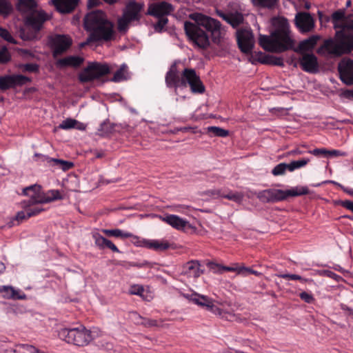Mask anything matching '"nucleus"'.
Wrapping results in <instances>:
<instances>
[{
	"mask_svg": "<svg viewBox=\"0 0 353 353\" xmlns=\"http://www.w3.org/2000/svg\"><path fill=\"white\" fill-rule=\"evenodd\" d=\"M190 18L196 23L188 21L185 22V31L189 39L198 47L205 48L210 44L208 34L200 26L205 28L211 32L212 38L214 43L221 46L228 43V39L226 38V32L221 27L219 21L201 13H193L190 14Z\"/></svg>",
	"mask_w": 353,
	"mask_h": 353,
	"instance_id": "obj_1",
	"label": "nucleus"
},
{
	"mask_svg": "<svg viewBox=\"0 0 353 353\" xmlns=\"http://www.w3.org/2000/svg\"><path fill=\"white\" fill-rule=\"evenodd\" d=\"M83 23L85 29L90 34L87 41L81 44V47L91 42H107L114 38V26L101 10L88 13L84 18Z\"/></svg>",
	"mask_w": 353,
	"mask_h": 353,
	"instance_id": "obj_2",
	"label": "nucleus"
},
{
	"mask_svg": "<svg viewBox=\"0 0 353 353\" xmlns=\"http://www.w3.org/2000/svg\"><path fill=\"white\" fill-rule=\"evenodd\" d=\"M274 28L270 36L260 35L259 43L265 50L282 52L293 47L294 41L289 30V23L283 17L272 19Z\"/></svg>",
	"mask_w": 353,
	"mask_h": 353,
	"instance_id": "obj_3",
	"label": "nucleus"
},
{
	"mask_svg": "<svg viewBox=\"0 0 353 353\" xmlns=\"http://www.w3.org/2000/svg\"><path fill=\"white\" fill-rule=\"evenodd\" d=\"M165 82L168 87L176 88L181 86L185 87L186 83H188L193 92L203 93L205 91V87L200 77L193 69H185L180 79L176 65H172L166 74Z\"/></svg>",
	"mask_w": 353,
	"mask_h": 353,
	"instance_id": "obj_4",
	"label": "nucleus"
},
{
	"mask_svg": "<svg viewBox=\"0 0 353 353\" xmlns=\"http://www.w3.org/2000/svg\"><path fill=\"white\" fill-rule=\"evenodd\" d=\"M353 51V31H336L334 39L324 42L319 52L324 55L340 56Z\"/></svg>",
	"mask_w": 353,
	"mask_h": 353,
	"instance_id": "obj_5",
	"label": "nucleus"
},
{
	"mask_svg": "<svg viewBox=\"0 0 353 353\" xmlns=\"http://www.w3.org/2000/svg\"><path fill=\"white\" fill-rule=\"evenodd\" d=\"M17 8L26 14V24L35 32L39 31L48 19V14L43 10L37 9L34 0H19Z\"/></svg>",
	"mask_w": 353,
	"mask_h": 353,
	"instance_id": "obj_6",
	"label": "nucleus"
},
{
	"mask_svg": "<svg viewBox=\"0 0 353 353\" xmlns=\"http://www.w3.org/2000/svg\"><path fill=\"white\" fill-rule=\"evenodd\" d=\"M59 336L66 343L77 346L87 345L92 340L90 330L83 325L70 328H62L59 331Z\"/></svg>",
	"mask_w": 353,
	"mask_h": 353,
	"instance_id": "obj_7",
	"label": "nucleus"
},
{
	"mask_svg": "<svg viewBox=\"0 0 353 353\" xmlns=\"http://www.w3.org/2000/svg\"><path fill=\"white\" fill-rule=\"evenodd\" d=\"M309 190L306 186H298L288 190L279 189H267L259 192L257 198L262 202H276L285 200L288 196H296L307 194Z\"/></svg>",
	"mask_w": 353,
	"mask_h": 353,
	"instance_id": "obj_8",
	"label": "nucleus"
},
{
	"mask_svg": "<svg viewBox=\"0 0 353 353\" xmlns=\"http://www.w3.org/2000/svg\"><path fill=\"white\" fill-rule=\"evenodd\" d=\"M142 8V3H135L134 1L130 2L126 6L122 17L118 19V30L121 32H125L132 21H139Z\"/></svg>",
	"mask_w": 353,
	"mask_h": 353,
	"instance_id": "obj_9",
	"label": "nucleus"
},
{
	"mask_svg": "<svg viewBox=\"0 0 353 353\" xmlns=\"http://www.w3.org/2000/svg\"><path fill=\"white\" fill-rule=\"evenodd\" d=\"M183 297L192 302L193 303L204 307L206 310L217 315L221 318L225 317V313L221 310L211 298L199 294L196 292L181 293Z\"/></svg>",
	"mask_w": 353,
	"mask_h": 353,
	"instance_id": "obj_10",
	"label": "nucleus"
},
{
	"mask_svg": "<svg viewBox=\"0 0 353 353\" xmlns=\"http://www.w3.org/2000/svg\"><path fill=\"white\" fill-rule=\"evenodd\" d=\"M110 72V68L108 64L92 62L79 74V79L81 82H89L99 79Z\"/></svg>",
	"mask_w": 353,
	"mask_h": 353,
	"instance_id": "obj_11",
	"label": "nucleus"
},
{
	"mask_svg": "<svg viewBox=\"0 0 353 353\" xmlns=\"http://www.w3.org/2000/svg\"><path fill=\"white\" fill-rule=\"evenodd\" d=\"M36 190V192L33 194V202H41L42 203H47L53 201L61 199V195L58 190H51L46 192H42L41 190V186L37 184L28 186L26 190Z\"/></svg>",
	"mask_w": 353,
	"mask_h": 353,
	"instance_id": "obj_12",
	"label": "nucleus"
},
{
	"mask_svg": "<svg viewBox=\"0 0 353 353\" xmlns=\"http://www.w3.org/2000/svg\"><path fill=\"white\" fill-rule=\"evenodd\" d=\"M236 34L241 50L246 54L250 53L254 44L252 31L250 29H241L238 30Z\"/></svg>",
	"mask_w": 353,
	"mask_h": 353,
	"instance_id": "obj_13",
	"label": "nucleus"
},
{
	"mask_svg": "<svg viewBox=\"0 0 353 353\" xmlns=\"http://www.w3.org/2000/svg\"><path fill=\"white\" fill-rule=\"evenodd\" d=\"M53 55L56 57L65 52L72 45V39L65 35L57 34L50 39Z\"/></svg>",
	"mask_w": 353,
	"mask_h": 353,
	"instance_id": "obj_14",
	"label": "nucleus"
},
{
	"mask_svg": "<svg viewBox=\"0 0 353 353\" xmlns=\"http://www.w3.org/2000/svg\"><path fill=\"white\" fill-rule=\"evenodd\" d=\"M30 81V79L21 74L0 77V89L6 90L16 85H21Z\"/></svg>",
	"mask_w": 353,
	"mask_h": 353,
	"instance_id": "obj_15",
	"label": "nucleus"
},
{
	"mask_svg": "<svg viewBox=\"0 0 353 353\" xmlns=\"http://www.w3.org/2000/svg\"><path fill=\"white\" fill-rule=\"evenodd\" d=\"M339 72L341 81L347 85L353 84V61L342 60L339 64Z\"/></svg>",
	"mask_w": 353,
	"mask_h": 353,
	"instance_id": "obj_16",
	"label": "nucleus"
},
{
	"mask_svg": "<svg viewBox=\"0 0 353 353\" xmlns=\"http://www.w3.org/2000/svg\"><path fill=\"white\" fill-rule=\"evenodd\" d=\"M173 11V7L170 3L165 1L151 4L148 10V13L157 18L167 17Z\"/></svg>",
	"mask_w": 353,
	"mask_h": 353,
	"instance_id": "obj_17",
	"label": "nucleus"
},
{
	"mask_svg": "<svg viewBox=\"0 0 353 353\" xmlns=\"http://www.w3.org/2000/svg\"><path fill=\"white\" fill-rule=\"evenodd\" d=\"M159 219L168 223L172 228L178 230H184L191 228V225L187 220L174 214H166L165 216H158Z\"/></svg>",
	"mask_w": 353,
	"mask_h": 353,
	"instance_id": "obj_18",
	"label": "nucleus"
},
{
	"mask_svg": "<svg viewBox=\"0 0 353 353\" xmlns=\"http://www.w3.org/2000/svg\"><path fill=\"white\" fill-rule=\"evenodd\" d=\"M295 21L296 26L301 32H310L314 27V21L309 13H298L296 15Z\"/></svg>",
	"mask_w": 353,
	"mask_h": 353,
	"instance_id": "obj_19",
	"label": "nucleus"
},
{
	"mask_svg": "<svg viewBox=\"0 0 353 353\" xmlns=\"http://www.w3.org/2000/svg\"><path fill=\"white\" fill-rule=\"evenodd\" d=\"M216 14L233 28H236L243 22V16L241 12H224L221 10H216Z\"/></svg>",
	"mask_w": 353,
	"mask_h": 353,
	"instance_id": "obj_20",
	"label": "nucleus"
},
{
	"mask_svg": "<svg viewBox=\"0 0 353 353\" xmlns=\"http://www.w3.org/2000/svg\"><path fill=\"white\" fill-rule=\"evenodd\" d=\"M302 69L308 72H315L318 70L316 57L313 54H304L300 59Z\"/></svg>",
	"mask_w": 353,
	"mask_h": 353,
	"instance_id": "obj_21",
	"label": "nucleus"
},
{
	"mask_svg": "<svg viewBox=\"0 0 353 353\" xmlns=\"http://www.w3.org/2000/svg\"><path fill=\"white\" fill-rule=\"evenodd\" d=\"M0 294L2 297L8 299H25L26 296L20 290L15 289L12 286H0Z\"/></svg>",
	"mask_w": 353,
	"mask_h": 353,
	"instance_id": "obj_22",
	"label": "nucleus"
},
{
	"mask_svg": "<svg viewBox=\"0 0 353 353\" xmlns=\"http://www.w3.org/2000/svg\"><path fill=\"white\" fill-rule=\"evenodd\" d=\"M57 10L63 13H68L77 6L79 0H51Z\"/></svg>",
	"mask_w": 353,
	"mask_h": 353,
	"instance_id": "obj_23",
	"label": "nucleus"
},
{
	"mask_svg": "<svg viewBox=\"0 0 353 353\" xmlns=\"http://www.w3.org/2000/svg\"><path fill=\"white\" fill-rule=\"evenodd\" d=\"M83 62V58L79 56H68L59 59L56 65L59 68H65L67 66L78 67Z\"/></svg>",
	"mask_w": 353,
	"mask_h": 353,
	"instance_id": "obj_24",
	"label": "nucleus"
},
{
	"mask_svg": "<svg viewBox=\"0 0 353 353\" xmlns=\"http://www.w3.org/2000/svg\"><path fill=\"white\" fill-rule=\"evenodd\" d=\"M32 200V199L24 200L21 203L22 208L27 210L28 216H30V217L39 214L43 210L41 207L38 205V204H41V202H33Z\"/></svg>",
	"mask_w": 353,
	"mask_h": 353,
	"instance_id": "obj_25",
	"label": "nucleus"
},
{
	"mask_svg": "<svg viewBox=\"0 0 353 353\" xmlns=\"http://www.w3.org/2000/svg\"><path fill=\"white\" fill-rule=\"evenodd\" d=\"M170 248V243L165 239H148L147 248L156 252L164 251Z\"/></svg>",
	"mask_w": 353,
	"mask_h": 353,
	"instance_id": "obj_26",
	"label": "nucleus"
},
{
	"mask_svg": "<svg viewBox=\"0 0 353 353\" xmlns=\"http://www.w3.org/2000/svg\"><path fill=\"white\" fill-rule=\"evenodd\" d=\"M319 39V37L317 35H313L308 39L302 41L296 50L297 52H304L312 50L316 46L317 41Z\"/></svg>",
	"mask_w": 353,
	"mask_h": 353,
	"instance_id": "obj_27",
	"label": "nucleus"
},
{
	"mask_svg": "<svg viewBox=\"0 0 353 353\" xmlns=\"http://www.w3.org/2000/svg\"><path fill=\"white\" fill-rule=\"evenodd\" d=\"M130 319L134 323L142 325L145 327H153L157 325V321L143 318L135 312L130 313Z\"/></svg>",
	"mask_w": 353,
	"mask_h": 353,
	"instance_id": "obj_28",
	"label": "nucleus"
},
{
	"mask_svg": "<svg viewBox=\"0 0 353 353\" xmlns=\"http://www.w3.org/2000/svg\"><path fill=\"white\" fill-rule=\"evenodd\" d=\"M59 128L63 130L76 128L81 130L85 129V125L73 119H67L61 122Z\"/></svg>",
	"mask_w": 353,
	"mask_h": 353,
	"instance_id": "obj_29",
	"label": "nucleus"
},
{
	"mask_svg": "<svg viewBox=\"0 0 353 353\" xmlns=\"http://www.w3.org/2000/svg\"><path fill=\"white\" fill-rule=\"evenodd\" d=\"M130 78V73L128 70V67L125 64L121 65L120 68L117 70L111 79L114 82H120L127 80Z\"/></svg>",
	"mask_w": 353,
	"mask_h": 353,
	"instance_id": "obj_30",
	"label": "nucleus"
},
{
	"mask_svg": "<svg viewBox=\"0 0 353 353\" xmlns=\"http://www.w3.org/2000/svg\"><path fill=\"white\" fill-rule=\"evenodd\" d=\"M101 232L108 236H114L117 238L127 239L132 236V234L128 232H124L120 229H103Z\"/></svg>",
	"mask_w": 353,
	"mask_h": 353,
	"instance_id": "obj_31",
	"label": "nucleus"
},
{
	"mask_svg": "<svg viewBox=\"0 0 353 353\" xmlns=\"http://www.w3.org/2000/svg\"><path fill=\"white\" fill-rule=\"evenodd\" d=\"M186 273L190 276L198 277L201 274L200 265L197 261L188 262L186 265Z\"/></svg>",
	"mask_w": 353,
	"mask_h": 353,
	"instance_id": "obj_32",
	"label": "nucleus"
},
{
	"mask_svg": "<svg viewBox=\"0 0 353 353\" xmlns=\"http://www.w3.org/2000/svg\"><path fill=\"white\" fill-rule=\"evenodd\" d=\"M243 196L244 195L241 192H232L229 189L224 188L223 198L225 199L236 203H241L243 201Z\"/></svg>",
	"mask_w": 353,
	"mask_h": 353,
	"instance_id": "obj_33",
	"label": "nucleus"
},
{
	"mask_svg": "<svg viewBox=\"0 0 353 353\" xmlns=\"http://www.w3.org/2000/svg\"><path fill=\"white\" fill-rule=\"evenodd\" d=\"M13 353H43L39 351L34 346L20 344L16 346V348L13 350Z\"/></svg>",
	"mask_w": 353,
	"mask_h": 353,
	"instance_id": "obj_34",
	"label": "nucleus"
},
{
	"mask_svg": "<svg viewBox=\"0 0 353 353\" xmlns=\"http://www.w3.org/2000/svg\"><path fill=\"white\" fill-rule=\"evenodd\" d=\"M263 63L283 66V59L280 57H276L274 55H265L264 56L262 61Z\"/></svg>",
	"mask_w": 353,
	"mask_h": 353,
	"instance_id": "obj_35",
	"label": "nucleus"
},
{
	"mask_svg": "<svg viewBox=\"0 0 353 353\" xmlns=\"http://www.w3.org/2000/svg\"><path fill=\"white\" fill-rule=\"evenodd\" d=\"M334 26L335 28H340V23L345 19V12L342 10L334 12L332 15Z\"/></svg>",
	"mask_w": 353,
	"mask_h": 353,
	"instance_id": "obj_36",
	"label": "nucleus"
},
{
	"mask_svg": "<svg viewBox=\"0 0 353 353\" xmlns=\"http://www.w3.org/2000/svg\"><path fill=\"white\" fill-rule=\"evenodd\" d=\"M310 162V159L303 158L297 161H293L289 163L290 172L305 167Z\"/></svg>",
	"mask_w": 353,
	"mask_h": 353,
	"instance_id": "obj_37",
	"label": "nucleus"
},
{
	"mask_svg": "<svg viewBox=\"0 0 353 353\" xmlns=\"http://www.w3.org/2000/svg\"><path fill=\"white\" fill-rule=\"evenodd\" d=\"M286 170L290 171L289 163H281L276 165L272 170V174L274 176L283 175Z\"/></svg>",
	"mask_w": 353,
	"mask_h": 353,
	"instance_id": "obj_38",
	"label": "nucleus"
},
{
	"mask_svg": "<svg viewBox=\"0 0 353 353\" xmlns=\"http://www.w3.org/2000/svg\"><path fill=\"white\" fill-rule=\"evenodd\" d=\"M92 238L94 241L96 246H97L99 249L105 248V243L108 240L107 239L97 232H94L92 233Z\"/></svg>",
	"mask_w": 353,
	"mask_h": 353,
	"instance_id": "obj_39",
	"label": "nucleus"
},
{
	"mask_svg": "<svg viewBox=\"0 0 353 353\" xmlns=\"http://www.w3.org/2000/svg\"><path fill=\"white\" fill-rule=\"evenodd\" d=\"M48 162H54L55 164L60 166V168L65 171L72 168L74 165L73 163L58 159L49 158Z\"/></svg>",
	"mask_w": 353,
	"mask_h": 353,
	"instance_id": "obj_40",
	"label": "nucleus"
},
{
	"mask_svg": "<svg viewBox=\"0 0 353 353\" xmlns=\"http://www.w3.org/2000/svg\"><path fill=\"white\" fill-rule=\"evenodd\" d=\"M205 194L211 199H223L224 194V188L211 189L205 192Z\"/></svg>",
	"mask_w": 353,
	"mask_h": 353,
	"instance_id": "obj_41",
	"label": "nucleus"
},
{
	"mask_svg": "<svg viewBox=\"0 0 353 353\" xmlns=\"http://www.w3.org/2000/svg\"><path fill=\"white\" fill-rule=\"evenodd\" d=\"M208 131L220 137H225L229 134V132L228 130L216 126L208 127Z\"/></svg>",
	"mask_w": 353,
	"mask_h": 353,
	"instance_id": "obj_42",
	"label": "nucleus"
},
{
	"mask_svg": "<svg viewBox=\"0 0 353 353\" xmlns=\"http://www.w3.org/2000/svg\"><path fill=\"white\" fill-rule=\"evenodd\" d=\"M339 31H353V19L347 17L340 23Z\"/></svg>",
	"mask_w": 353,
	"mask_h": 353,
	"instance_id": "obj_43",
	"label": "nucleus"
},
{
	"mask_svg": "<svg viewBox=\"0 0 353 353\" xmlns=\"http://www.w3.org/2000/svg\"><path fill=\"white\" fill-rule=\"evenodd\" d=\"M157 264L155 263H151L147 261H143L142 262H129L128 267H137L138 268H154Z\"/></svg>",
	"mask_w": 353,
	"mask_h": 353,
	"instance_id": "obj_44",
	"label": "nucleus"
},
{
	"mask_svg": "<svg viewBox=\"0 0 353 353\" xmlns=\"http://www.w3.org/2000/svg\"><path fill=\"white\" fill-rule=\"evenodd\" d=\"M145 290L142 285H133L129 289V293L130 294L139 295L143 297L144 299L146 298L144 296Z\"/></svg>",
	"mask_w": 353,
	"mask_h": 353,
	"instance_id": "obj_45",
	"label": "nucleus"
},
{
	"mask_svg": "<svg viewBox=\"0 0 353 353\" xmlns=\"http://www.w3.org/2000/svg\"><path fill=\"white\" fill-rule=\"evenodd\" d=\"M208 267L211 272L215 274H222L225 270V266L216 263H208Z\"/></svg>",
	"mask_w": 353,
	"mask_h": 353,
	"instance_id": "obj_46",
	"label": "nucleus"
},
{
	"mask_svg": "<svg viewBox=\"0 0 353 353\" xmlns=\"http://www.w3.org/2000/svg\"><path fill=\"white\" fill-rule=\"evenodd\" d=\"M130 237L132 238L131 241L134 245H136L137 247H142V248H147L148 239L141 238L139 236H134L133 234H132V236H130Z\"/></svg>",
	"mask_w": 353,
	"mask_h": 353,
	"instance_id": "obj_47",
	"label": "nucleus"
},
{
	"mask_svg": "<svg viewBox=\"0 0 353 353\" xmlns=\"http://www.w3.org/2000/svg\"><path fill=\"white\" fill-rule=\"evenodd\" d=\"M12 10V6L6 0H0V14H8Z\"/></svg>",
	"mask_w": 353,
	"mask_h": 353,
	"instance_id": "obj_48",
	"label": "nucleus"
},
{
	"mask_svg": "<svg viewBox=\"0 0 353 353\" xmlns=\"http://www.w3.org/2000/svg\"><path fill=\"white\" fill-rule=\"evenodd\" d=\"M10 56L8 49L4 46H0V63H6L10 60Z\"/></svg>",
	"mask_w": 353,
	"mask_h": 353,
	"instance_id": "obj_49",
	"label": "nucleus"
},
{
	"mask_svg": "<svg viewBox=\"0 0 353 353\" xmlns=\"http://www.w3.org/2000/svg\"><path fill=\"white\" fill-rule=\"evenodd\" d=\"M19 69L26 72H37L38 70V65L34 63L21 64L19 65Z\"/></svg>",
	"mask_w": 353,
	"mask_h": 353,
	"instance_id": "obj_50",
	"label": "nucleus"
},
{
	"mask_svg": "<svg viewBox=\"0 0 353 353\" xmlns=\"http://www.w3.org/2000/svg\"><path fill=\"white\" fill-rule=\"evenodd\" d=\"M277 276L283 279H286L288 280H299L302 282H306L307 279H303L301 276H300L298 274H277Z\"/></svg>",
	"mask_w": 353,
	"mask_h": 353,
	"instance_id": "obj_51",
	"label": "nucleus"
},
{
	"mask_svg": "<svg viewBox=\"0 0 353 353\" xmlns=\"http://www.w3.org/2000/svg\"><path fill=\"white\" fill-rule=\"evenodd\" d=\"M253 3L256 6L262 7H272L275 0H252Z\"/></svg>",
	"mask_w": 353,
	"mask_h": 353,
	"instance_id": "obj_52",
	"label": "nucleus"
},
{
	"mask_svg": "<svg viewBox=\"0 0 353 353\" xmlns=\"http://www.w3.org/2000/svg\"><path fill=\"white\" fill-rule=\"evenodd\" d=\"M0 36L4 39L6 41H9L12 43H15V40L13 39L12 35L10 34V32L0 27Z\"/></svg>",
	"mask_w": 353,
	"mask_h": 353,
	"instance_id": "obj_53",
	"label": "nucleus"
},
{
	"mask_svg": "<svg viewBox=\"0 0 353 353\" xmlns=\"http://www.w3.org/2000/svg\"><path fill=\"white\" fill-rule=\"evenodd\" d=\"M158 22L154 25V29L157 32H161L168 23L167 17L158 18Z\"/></svg>",
	"mask_w": 353,
	"mask_h": 353,
	"instance_id": "obj_54",
	"label": "nucleus"
},
{
	"mask_svg": "<svg viewBox=\"0 0 353 353\" xmlns=\"http://www.w3.org/2000/svg\"><path fill=\"white\" fill-rule=\"evenodd\" d=\"M170 209L172 211L183 213V214H187L189 210V206L184 205H173L170 206Z\"/></svg>",
	"mask_w": 353,
	"mask_h": 353,
	"instance_id": "obj_55",
	"label": "nucleus"
},
{
	"mask_svg": "<svg viewBox=\"0 0 353 353\" xmlns=\"http://www.w3.org/2000/svg\"><path fill=\"white\" fill-rule=\"evenodd\" d=\"M300 298L307 303H312L314 301V298L312 294L303 292L299 294Z\"/></svg>",
	"mask_w": 353,
	"mask_h": 353,
	"instance_id": "obj_56",
	"label": "nucleus"
},
{
	"mask_svg": "<svg viewBox=\"0 0 353 353\" xmlns=\"http://www.w3.org/2000/svg\"><path fill=\"white\" fill-rule=\"evenodd\" d=\"M30 217V216H28L27 210L23 209V210L19 212L17 214L15 219L17 221L21 222V221H23V220H26Z\"/></svg>",
	"mask_w": 353,
	"mask_h": 353,
	"instance_id": "obj_57",
	"label": "nucleus"
},
{
	"mask_svg": "<svg viewBox=\"0 0 353 353\" xmlns=\"http://www.w3.org/2000/svg\"><path fill=\"white\" fill-rule=\"evenodd\" d=\"M309 153L312 154L314 156H319V155H327L328 150L325 148H316L313 150L308 151Z\"/></svg>",
	"mask_w": 353,
	"mask_h": 353,
	"instance_id": "obj_58",
	"label": "nucleus"
},
{
	"mask_svg": "<svg viewBox=\"0 0 353 353\" xmlns=\"http://www.w3.org/2000/svg\"><path fill=\"white\" fill-rule=\"evenodd\" d=\"M241 266L234 264L232 266H225V270L228 272H235L237 274L241 275Z\"/></svg>",
	"mask_w": 353,
	"mask_h": 353,
	"instance_id": "obj_59",
	"label": "nucleus"
},
{
	"mask_svg": "<svg viewBox=\"0 0 353 353\" xmlns=\"http://www.w3.org/2000/svg\"><path fill=\"white\" fill-rule=\"evenodd\" d=\"M105 248H109L110 250L114 252H119V250L117 248V247L111 241L108 239L107 240L105 243Z\"/></svg>",
	"mask_w": 353,
	"mask_h": 353,
	"instance_id": "obj_60",
	"label": "nucleus"
},
{
	"mask_svg": "<svg viewBox=\"0 0 353 353\" xmlns=\"http://www.w3.org/2000/svg\"><path fill=\"white\" fill-rule=\"evenodd\" d=\"M342 96L348 100L353 101V90H347L343 92Z\"/></svg>",
	"mask_w": 353,
	"mask_h": 353,
	"instance_id": "obj_61",
	"label": "nucleus"
},
{
	"mask_svg": "<svg viewBox=\"0 0 353 353\" xmlns=\"http://www.w3.org/2000/svg\"><path fill=\"white\" fill-rule=\"evenodd\" d=\"M303 150H301L299 148H295V149H293L290 151H289L288 153H287V155L288 156H297V155H301V154H303Z\"/></svg>",
	"mask_w": 353,
	"mask_h": 353,
	"instance_id": "obj_62",
	"label": "nucleus"
},
{
	"mask_svg": "<svg viewBox=\"0 0 353 353\" xmlns=\"http://www.w3.org/2000/svg\"><path fill=\"white\" fill-rule=\"evenodd\" d=\"M253 270L246 268L245 266H241V275L243 276H247L249 274H251Z\"/></svg>",
	"mask_w": 353,
	"mask_h": 353,
	"instance_id": "obj_63",
	"label": "nucleus"
},
{
	"mask_svg": "<svg viewBox=\"0 0 353 353\" xmlns=\"http://www.w3.org/2000/svg\"><path fill=\"white\" fill-rule=\"evenodd\" d=\"M343 207H345V208H347V210H351L352 212H353V201H345L343 203Z\"/></svg>",
	"mask_w": 353,
	"mask_h": 353,
	"instance_id": "obj_64",
	"label": "nucleus"
}]
</instances>
